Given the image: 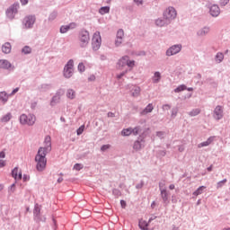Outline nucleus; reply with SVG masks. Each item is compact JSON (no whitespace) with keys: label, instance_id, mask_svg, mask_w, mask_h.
<instances>
[{"label":"nucleus","instance_id":"nucleus-1","mask_svg":"<svg viewBox=\"0 0 230 230\" xmlns=\"http://www.w3.org/2000/svg\"><path fill=\"white\" fill-rule=\"evenodd\" d=\"M44 145L45 146L40 147L35 156L38 172H44V170H46V164H48L46 155H48L49 152H51V137H45Z\"/></svg>","mask_w":230,"mask_h":230},{"label":"nucleus","instance_id":"nucleus-2","mask_svg":"<svg viewBox=\"0 0 230 230\" xmlns=\"http://www.w3.org/2000/svg\"><path fill=\"white\" fill-rule=\"evenodd\" d=\"M175 17H177V11L172 6L168 7L164 12V19L166 21V22H172Z\"/></svg>","mask_w":230,"mask_h":230},{"label":"nucleus","instance_id":"nucleus-3","mask_svg":"<svg viewBox=\"0 0 230 230\" xmlns=\"http://www.w3.org/2000/svg\"><path fill=\"white\" fill-rule=\"evenodd\" d=\"M126 66L132 69L136 66V61L130 60L128 56H124L119 60V69H123Z\"/></svg>","mask_w":230,"mask_h":230},{"label":"nucleus","instance_id":"nucleus-4","mask_svg":"<svg viewBox=\"0 0 230 230\" xmlns=\"http://www.w3.org/2000/svg\"><path fill=\"white\" fill-rule=\"evenodd\" d=\"M35 121H36V118L35 115H26V114H22L20 116V123L22 125H35Z\"/></svg>","mask_w":230,"mask_h":230},{"label":"nucleus","instance_id":"nucleus-5","mask_svg":"<svg viewBox=\"0 0 230 230\" xmlns=\"http://www.w3.org/2000/svg\"><path fill=\"white\" fill-rule=\"evenodd\" d=\"M92 46L94 51H98L100 47L102 46V36L100 35V31H96L92 39Z\"/></svg>","mask_w":230,"mask_h":230},{"label":"nucleus","instance_id":"nucleus-6","mask_svg":"<svg viewBox=\"0 0 230 230\" xmlns=\"http://www.w3.org/2000/svg\"><path fill=\"white\" fill-rule=\"evenodd\" d=\"M89 31H83L79 33V46H81V48H85L87 44H89Z\"/></svg>","mask_w":230,"mask_h":230},{"label":"nucleus","instance_id":"nucleus-7","mask_svg":"<svg viewBox=\"0 0 230 230\" xmlns=\"http://www.w3.org/2000/svg\"><path fill=\"white\" fill-rule=\"evenodd\" d=\"M75 63L73 60H69L64 68L65 78H71L73 76V67Z\"/></svg>","mask_w":230,"mask_h":230},{"label":"nucleus","instance_id":"nucleus-8","mask_svg":"<svg viewBox=\"0 0 230 230\" xmlns=\"http://www.w3.org/2000/svg\"><path fill=\"white\" fill-rule=\"evenodd\" d=\"M181 49H182L181 45H174V46L171 47L166 51V55H167V57H172V55H177V53H179L181 51Z\"/></svg>","mask_w":230,"mask_h":230},{"label":"nucleus","instance_id":"nucleus-9","mask_svg":"<svg viewBox=\"0 0 230 230\" xmlns=\"http://www.w3.org/2000/svg\"><path fill=\"white\" fill-rule=\"evenodd\" d=\"M23 24L25 28H31L35 24V16L29 15L23 19Z\"/></svg>","mask_w":230,"mask_h":230},{"label":"nucleus","instance_id":"nucleus-10","mask_svg":"<svg viewBox=\"0 0 230 230\" xmlns=\"http://www.w3.org/2000/svg\"><path fill=\"white\" fill-rule=\"evenodd\" d=\"M214 118L215 119H222L224 118V109L222 106H217L214 110Z\"/></svg>","mask_w":230,"mask_h":230},{"label":"nucleus","instance_id":"nucleus-11","mask_svg":"<svg viewBox=\"0 0 230 230\" xmlns=\"http://www.w3.org/2000/svg\"><path fill=\"white\" fill-rule=\"evenodd\" d=\"M19 5H12L9 9H7L6 15L9 19H13L15 17V13H17V9Z\"/></svg>","mask_w":230,"mask_h":230},{"label":"nucleus","instance_id":"nucleus-12","mask_svg":"<svg viewBox=\"0 0 230 230\" xmlns=\"http://www.w3.org/2000/svg\"><path fill=\"white\" fill-rule=\"evenodd\" d=\"M123 37H125V31L119 29L117 32V40H115L116 46H121V44L123 43Z\"/></svg>","mask_w":230,"mask_h":230},{"label":"nucleus","instance_id":"nucleus-13","mask_svg":"<svg viewBox=\"0 0 230 230\" xmlns=\"http://www.w3.org/2000/svg\"><path fill=\"white\" fill-rule=\"evenodd\" d=\"M76 28V23L72 22L69 25H63L60 28V33H67L69 30H75Z\"/></svg>","mask_w":230,"mask_h":230},{"label":"nucleus","instance_id":"nucleus-14","mask_svg":"<svg viewBox=\"0 0 230 230\" xmlns=\"http://www.w3.org/2000/svg\"><path fill=\"white\" fill-rule=\"evenodd\" d=\"M209 12L212 17H218V15H220V7H218L217 4H214L210 7Z\"/></svg>","mask_w":230,"mask_h":230},{"label":"nucleus","instance_id":"nucleus-15","mask_svg":"<svg viewBox=\"0 0 230 230\" xmlns=\"http://www.w3.org/2000/svg\"><path fill=\"white\" fill-rule=\"evenodd\" d=\"M12 175H13V179H15V181H21V179H22V172H21V171H19V168H17V167H15L13 170Z\"/></svg>","mask_w":230,"mask_h":230},{"label":"nucleus","instance_id":"nucleus-16","mask_svg":"<svg viewBox=\"0 0 230 230\" xmlns=\"http://www.w3.org/2000/svg\"><path fill=\"white\" fill-rule=\"evenodd\" d=\"M12 67V63L6 59H0V68L1 69H10Z\"/></svg>","mask_w":230,"mask_h":230},{"label":"nucleus","instance_id":"nucleus-17","mask_svg":"<svg viewBox=\"0 0 230 230\" xmlns=\"http://www.w3.org/2000/svg\"><path fill=\"white\" fill-rule=\"evenodd\" d=\"M153 111H154V105H152V103H149V104L146 107V109L141 111L140 114H141L142 116H146V114H148V113L152 112Z\"/></svg>","mask_w":230,"mask_h":230},{"label":"nucleus","instance_id":"nucleus-18","mask_svg":"<svg viewBox=\"0 0 230 230\" xmlns=\"http://www.w3.org/2000/svg\"><path fill=\"white\" fill-rule=\"evenodd\" d=\"M214 140L213 137H210L209 138H208L207 141L202 142L200 144L198 145V148H202L204 146H209V145H211L212 141Z\"/></svg>","mask_w":230,"mask_h":230},{"label":"nucleus","instance_id":"nucleus-19","mask_svg":"<svg viewBox=\"0 0 230 230\" xmlns=\"http://www.w3.org/2000/svg\"><path fill=\"white\" fill-rule=\"evenodd\" d=\"M2 51H3V53H5V54L10 53V51H12V45H10L9 42L4 43V44L2 46Z\"/></svg>","mask_w":230,"mask_h":230},{"label":"nucleus","instance_id":"nucleus-20","mask_svg":"<svg viewBox=\"0 0 230 230\" xmlns=\"http://www.w3.org/2000/svg\"><path fill=\"white\" fill-rule=\"evenodd\" d=\"M66 97L70 100H75V98L76 97V93L73 89H68L66 92Z\"/></svg>","mask_w":230,"mask_h":230},{"label":"nucleus","instance_id":"nucleus-21","mask_svg":"<svg viewBox=\"0 0 230 230\" xmlns=\"http://www.w3.org/2000/svg\"><path fill=\"white\" fill-rule=\"evenodd\" d=\"M140 93H141V88H139V86H135L132 89V96H134L135 98H137V96H139Z\"/></svg>","mask_w":230,"mask_h":230},{"label":"nucleus","instance_id":"nucleus-22","mask_svg":"<svg viewBox=\"0 0 230 230\" xmlns=\"http://www.w3.org/2000/svg\"><path fill=\"white\" fill-rule=\"evenodd\" d=\"M206 186H200L197 189L196 191L193 192L194 197H199V195H202L203 191L205 190Z\"/></svg>","mask_w":230,"mask_h":230},{"label":"nucleus","instance_id":"nucleus-23","mask_svg":"<svg viewBox=\"0 0 230 230\" xmlns=\"http://www.w3.org/2000/svg\"><path fill=\"white\" fill-rule=\"evenodd\" d=\"M60 102V95L59 94H57V95H55L53 98H52V100H51V102H50V105L52 106V107H54V105L56 104V103H59Z\"/></svg>","mask_w":230,"mask_h":230},{"label":"nucleus","instance_id":"nucleus-24","mask_svg":"<svg viewBox=\"0 0 230 230\" xmlns=\"http://www.w3.org/2000/svg\"><path fill=\"white\" fill-rule=\"evenodd\" d=\"M208 33H209V28L208 27H205L198 31V35H199V37H203V35H208Z\"/></svg>","mask_w":230,"mask_h":230},{"label":"nucleus","instance_id":"nucleus-25","mask_svg":"<svg viewBox=\"0 0 230 230\" xmlns=\"http://www.w3.org/2000/svg\"><path fill=\"white\" fill-rule=\"evenodd\" d=\"M109 12H111V7L109 6L101 7L99 10L101 15H105V13H109Z\"/></svg>","mask_w":230,"mask_h":230},{"label":"nucleus","instance_id":"nucleus-26","mask_svg":"<svg viewBox=\"0 0 230 230\" xmlns=\"http://www.w3.org/2000/svg\"><path fill=\"white\" fill-rule=\"evenodd\" d=\"M161 190V195L164 202H166L168 200V192L165 189H160Z\"/></svg>","mask_w":230,"mask_h":230},{"label":"nucleus","instance_id":"nucleus-27","mask_svg":"<svg viewBox=\"0 0 230 230\" xmlns=\"http://www.w3.org/2000/svg\"><path fill=\"white\" fill-rule=\"evenodd\" d=\"M161 80V73L155 72L154 76H153V82L154 84H157Z\"/></svg>","mask_w":230,"mask_h":230},{"label":"nucleus","instance_id":"nucleus-28","mask_svg":"<svg viewBox=\"0 0 230 230\" xmlns=\"http://www.w3.org/2000/svg\"><path fill=\"white\" fill-rule=\"evenodd\" d=\"M0 100L2 102H4V103H6V102H8V95L6 94V93H4V92L0 93Z\"/></svg>","mask_w":230,"mask_h":230},{"label":"nucleus","instance_id":"nucleus-29","mask_svg":"<svg viewBox=\"0 0 230 230\" xmlns=\"http://www.w3.org/2000/svg\"><path fill=\"white\" fill-rule=\"evenodd\" d=\"M156 26H166V24H170V22H166V21L164 19V20H162V19H158V20H156Z\"/></svg>","mask_w":230,"mask_h":230},{"label":"nucleus","instance_id":"nucleus-30","mask_svg":"<svg viewBox=\"0 0 230 230\" xmlns=\"http://www.w3.org/2000/svg\"><path fill=\"white\" fill-rule=\"evenodd\" d=\"M139 227L140 229L146 230L148 227V223H146L145 220H141L139 221Z\"/></svg>","mask_w":230,"mask_h":230},{"label":"nucleus","instance_id":"nucleus-31","mask_svg":"<svg viewBox=\"0 0 230 230\" xmlns=\"http://www.w3.org/2000/svg\"><path fill=\"white\" fill-rule=\"evenodd\" d=\"M9 119H12V113H7L6 115H4V116L2 118L1 121H2L3 123H7V121H8Z\"/></svg>","mask_w":230,"mask_h":230},{"label":"nucleus","instance_id":"nucleus-32","mask_svg":"<svg viewBox=\"0 0 230 230\" xmlns=\"http://www.w3.org/2000/svg\"><path fill=\"white\" fill-rule=\"evenodd\" d=\"M122 136H130V134H132V128H125L121 131Z\"/></svg>","mask_w":230,"mask_h":230},{"label":"nucleus","instance_id":"nucleus-33","mask_svg":"<svg viewBox=\"0 0 230 230\" xmlns=\"http://www.w3.org/2000/svg\"><path fill=\"white\" fill-rule=\"evenodd\" d=\"M22 52L24 55H30V53H31V48H30V46H25L22 49Z\"/></svg>","mask_w":230,"mask_h":230},{"label":"nucleus","instance_id":"nucleus-34","mask_svg":"<svg viewBox=\"0 0 230 230\" xmlns=\"http://www.w3.org/2000/svg\"><path fill=\"white\" fill-rule=\"evenodd\" d=\"M187 87L184 84H181L178 86L176 89H174V93H181L182 91H186Z\"/></svg>","mask_w":230,"mask_h":230},{"label":"nucleus","instance_id":"nucleus-35","mask_svg":"<svg viewBox=\"0 0 230 230\" xmlns=\"http://www.w3.org/2000/svg\"><path fill=\"white\" fill-rule=\"evenodd\" d=\"M134 150H141V142L136 141L133 145Z\"/></svg>","mask_w":230,"mask_h":230},{"label":"nucleus","instance_id":"nucleus-36","mask_svg":"<svg viewBox=\"0 0 230 230\" xmlns=\"http://www.w3.org/2000/svg\"><path fill=\"white\" fill-rule=\"evenodd\" d=\"M189 114L190 116H199V114H200V110L199 109L192 110Z\"/></svg>","mask_w":230,"mask_h":230},{"label":"nucleus","instance_id":"nucleus-37","mask_svg":"<svg viewBox=\"0 0 230 230\" xmlns=\"http://www.w3.org/2000/svg\"><path fill=\"white\" fill-rule=\"evenodd\" d=\"M216 58L218 62H222V60H224V54L222 52H218L216 56Z\"/></svg>","mask_w":230,"mask_h":230},{"label":"nucleus","instance_id":"nucleus-38","mask_svg":"<svg viewBox=\"0 0 230 230\" xmlns=\"http://www.w3.org/2000/svg\"><path fill=\"white\" fill-rule=\"evenodd\" d=\"M226 182H227V179H224L223 181L217 182V190H219V188H222V186H224V184H226Z\"/></svg>","mask_w":230,"mask_h":230},{"label":"nucleus","instance_id":"nucleus-39","mask_svg":"<svg viewBox=\"0 0 230 230\" xmlns=\"http://www.w3.org/2000/svg\"><path fill=\"white\" fill-rule=\"evenodd\" d=\"M84 130H85V126L82 125L78 129H77V136H82L84 134Z\"/></svg>","mask_w":230,"mask_h":230},{"label":"nucleus","instance_id":"nucleus-40","mask_svg":"<svg viewBox=\"0 0 230 230\" xmlns=\"http://www.w3.org/2000/svg\"><path fill=\"white\" fill-rule=\"evenodd\" d=\"M78 71H80V73H84V71H85V66L84 65V63H80L78 65Z\"/></svg>","mask_w":230,"mask_h":230},{"label":"nucleus","instance_id":"nucleus-41","mask_svg":"<svg viewBox=\"0 0 230 230\" xmlns=\"http://www.w3.org/2000/svg\"><path fill=\"white\" fill-rule=\"evenodd\" d=\"M84 168V166L81 164H75L74 165V170H76L77 172H80V170H82Z\"/></svg>","mask_w":230,"mask_h":230},{"label":"nucleus","instance_id":"nucleus-42","mask_svg":"<svg viewBox=\"0 0 230 230\" xmlns=\"http://www.w3.org/2000/svg\"><path fill=\"white\" fill-rule=\"evenodd\" d=\"M55 19H57V13H50L49 20V21H55Z\"/></svg>","mask_w":230,"mask_h":230},{"label":"nucleus","instance_id":"nucleus-43","mask_svg":"<svg viewBox=\"0 0 230 230\" xmlns=\"http://www.w3.org/2000/svg\"><path fill=\"white\" fill-rule=\"evenodd\" d=\"M131 134H133L134 136H137V134H139V128H135L131 129Z\"/></svg>","mask_w":230,"mask_h":230},{"label":"nucleus","instance_id":"nucleus-44","mask_svg":"<svg viewBox=\"0 0 230 230\" xmlns=\"http://www.w3.org/2000/svg\"><path fill=\"white\" fill-rule=\"evenodd\" d=\"M109 148H111V145H103L101 147L102 152H105V150H109Z\"/></svg>","mask_w":230,"mask_h":230},{"label":"nucleus","instance_id":"nucleus-45","mask_svg":"<svg viewBox=\"0 0 230 230\" xmlns=\"http://www.w3.org/2000/svg\"><path fill=\"white\" fill-rule=\"evenodd\" d=\"M120 206L123 209H125V208H127V202L125 200H120Z\"/></svg>","mask_w":230,"mask_h":230},{"label":"nucleus","instance_id":"nucleus-46","mask_svg":"<svg viewBox=\"0 0 230 230\" xmlns=\"http://www.w3.org/2000/svg\"><path fill=\"white\" fill-rule=\"evenodd\" d=\"M227 3H229V0H220V4H222V6H226Z\"/></svg>","mask_w":230,"mask_h":230},{"label":"nucleus","instance_id":"nucleus-47","mask_svg":"<svg viewBox=\"0 0 230 230\" xmlns=\"http://www.w3.org/2000/svg\"><path fill=\"white\" fill-rule=\"evenodd\" d=\"M89 82H94L96 80V76L94 75H90L88 78Z\"/></svg>","mask_w":230,"mask_h":230},{"label":"nucleus","instance_id":"nucleus-48","mask_svg":"<svg viewBox=\"0 0 230 230\" xmlns=\"http://www.w3.org/2000/svg\"><path fill=\"white\" fill-rule=\"evenodd\" d=\"M164 111H170L171 107L168 104L163 106Z\"/></svg>","mask_w":230,"mask_h":230},{"label":"nucleus","instance_id":"nucleus-49","mask_svg":"<svg viewBox=\"0 0 230 230\" xmlns=\"http://www.w3.org/2000/svg\"><path fill=\"white\" fill-rule=\"evenodd\" d=\"M6 163L4 162V160H0V168H3L4 166H5Z\"/></svg>","mask_w":230,"mask_h":230},{"label":"nucleus","instance_id":"nucleus-50","mask_svg":"<svg viewBox=\"0 0 230 230\" xmlns=\"http://www.w3.org/2000/svg\"><path fill=\"white\" fill-rule=\"evenodd\" d=\"M134 3H136L137 5L143 4V0H134Z\"/></svg>","mask_w":230,"mask_h":230},{"label":"nucleus","instance_id":"nucleus-51","mask_svg":"<svg viewBox=\"0 0 230 230\" xmlns=\"http://www.w3.org/2000/svg\"><path fill=\"white\" fill-rule=\"evenodd\" d=\"M127 73V70L125 72H122L120 75H117V78H122V76H125V74Z\"/></svg>","mask_w":230,"mask_h":230},{"label":"nucleus","instance_id":"nucleus-52","mask_svg":"<svg viewBox=\"0 0 230 230\" xmlns=\"http://www.w3.org/2000/svg\"><path fill=\"white\" fill-rule=\"evenodd\" d=\"M20 1L23 5L28 4V0H20Z\"/></svg>","mask_w":230,"mask_h":230},{"label":"nucleus","instance_id":"nucleus-53","mask_svg":"<svg viewBox=\"0 0 230 230\" xmlns=\"http://www.w3.org/2000/svg\"><path fill=\"white\" fill-rule=\"evenodd\" d=\"M0 157H1L2 159H4V157H5L4 152H1V153H0Z\"/></svg>","mask_w":230,"mask_h":230},{"label":"nucleus","instance_id":"nucleus-54","mask_svg":"<svg viewBox=\"0 0 230 230\" xmlns=\"http://www.w3.org/2000/svg\"><path fill=\"white\" fill-rule=\"evenodd\" d=\"M108 117H109V118H114V113L109 112V113H108Z\"/></svg>","mask_w":230,"mask_h":230},{"label":"nucleus","instance_id":"nucleus-55","mask_svg":"<svg viewBox=\"0 0 230 230\" xmlns=\"http://www.w3.org/2000/svg\"><path fill=\"white\" fill-rule=\"evenodd\" d=\"M169 189H170V190H175V185H174V184H171V185L169 186Z\"/></svg>","mask_w":230,"mask_h":230},{"label":"nucleus","instance_id":"nucleus-56","mask_svg":"<svg viewBox=\"0 0 230 230\" xmlns=\"http://www.w3.org/2000/svg\"><path fill=\"white\" fill-rule=\"evenodd\" d=\"M19 92V88H15L13 92H12V94H15V93H18Z\"/></svg>","mask_w":230,"mask_h":230},{"label":"nucleus","instance_id":"nucleus-57","mask_svg":"<svg viewBox=\"0 0 230 230\" xmlns=\"http://www.w3.org/2000/svg\"><path fill=\"white\" fill-rule=\"evenodd\" d=\"M28 179H30V177H28V176H23V181H28Z\"/></svg>","mask_w":230,"mask_h":230},{"label":"nucleus","instance_id":"nucleus-58","mask_svg":"<svg viewBox=\"0 0 230 230\" xmlns=\"http://www.w3.org/2000/svg\"><path fill=\"white\" fill-rule=\"evenodd\" d=\"M62 181H64V178L58 179V182H62Z\"/></svg>","mask_w":230,"mask_h":230},{"label":"nucleus","instance_id":"nucleus-59","mask_svg":"<svg viewBox=\"0 0 230 230\" xmlns=\"http://www.w3.org/2000/svg\"><path fill=\"white\" fill-rule=\"evenodd\" d=\"M163 135H164L163 132H158V133H157V136H159V137H161V136H163Z\"/></svg>","mask_w":230,"mask_h":230},{"label":"nucleus","instance_id":"nucleus-60","mask_svg":"<svg viewBox=\"0 0 230 230\" xmlns=\"http://www.w3.org/2000/svg\"><path fill=\"white\" fill-rule=\"evenodd\" d=\"M3 188H4L3 184H0V191L3 190Z\"/></svg>","mask_w":230,"mask_h":230},{"label":"nucleus","instance_id":"nucleus-61","mask_svg":"<svg viewBox=\"0 0 230 230\" xmlns=\"http://www.w3.org/2000/svg\"><path fill=\"white\" fill-rule=\"evenodd\" d=\"M187 91L191 92V91H193V88H188Z\"/></svg>","mask_w":230,"mask_h":230},{"label":"nucleus","instance_id":"nucleus-62","mask_svg":"<svg viewBox=\"0 0 230 230\" xmlns=\"http://www.w3.org/2000/svg\"><path fill=\"white\" fill-rule=\"evenodd\" d=\"M61 121L66 122V119H64V118L61 117Z\"/></svg>","mask_w":230,"mask_h":230},{"label":"nucleus","instance_id":"nucleus-63","mask_svg":"<svg viewBox=\"0 0 230 230\" xmlns=\"http://www.w3.org/2000/svg\"><path fill=\"white\" fill-rule=\"evenodd\" d=\"M208 172H211V167H208Z\"/></svg>","mask_w":230,"mask_h":230},{"label":"nucleus","instance_id":"nucleus-64","mask_svg":"<svg viewBox=\"0 0 230 230\" xmlns=\"http://www.w3.org/2000/svg\"><path fill=\"white\" fill-rule=\"evenodd\" d=\"M11 188H12V189L15 188V184H13Z\"/></svg>","mask_w":230,"mask_h":230}]
</instances>
